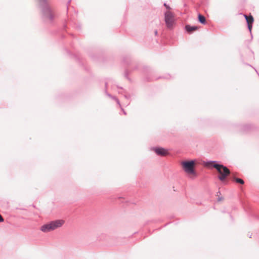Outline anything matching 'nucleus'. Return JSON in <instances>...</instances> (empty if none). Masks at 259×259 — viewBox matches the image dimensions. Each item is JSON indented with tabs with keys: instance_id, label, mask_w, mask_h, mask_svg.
<instances>
[{
	"instance_id": "9b49d317",
	"label": "nucleus",
	"mask_w": 259,
	"mask_h": 259,
	"mask_svg": "<svg viewBox=\"0 0 259 259\" xmlns=\"http://www.w3.org/2000/svg\"><path fill=\"white\" fill-rule=\"evenodd\" d=\"M4 221V219L1 215H0V222H2Z\"/></svg>"
},
{
	"instance_id": "f03ea898",
	"label": "nucleus",
	"mask_w": 259,
	"mask_h": 259,
	"mask_svg": "<svg viewBox=\"0 0 259 259\" xmlns=\"http://www.w3.org/2000/svg\"><path fill=\"white\" fill-rule=\"evenodd\" d=\"M213 167L217 169L218 172L219 173V176L218 177L220 180L221 181H224L226 179V178L230 175V170L226 166L223 165L219 164H214L213 165Z\"/></svg>"
},
{
	"instance_id": "0eeeda50",
	"label": "nucleus",
	"mask_w": 259,
	"mask_h": 259,
	"mask_svg": "<svg viewBox=\"0 0 259 259\" xmlns=\"http://www.w3.org/2000/svg\"><path fill=\"white\" fill-rule=\"evenodd\" d=\"M198 27L197 26H191L190 25L186 26V29L188 32H192L194 31L197 30Z\"/></svg>"
},
{
	"instance_id": "423d86ee",
	"label": "nucleus",
	"mask_w": 259,
	"mask_h": 259,
	"mask_svg": "<svg viewBox=\"0 0 259 259\" xmlns=\"http://www.w3.org/2000/svg\"><path fill=\"white\" fill-rule=\"evenodd\" d=\"M154 151L158 155L166 156L168 154L167 150L162 148H156Z\"/></svg>"
},
{
	"instance_id": "20e7f679",
	"label": "nucleus",
	"mask_w": 259,
	"mask_h": 259,
	"mask_svg": "<svg viewBox=\"0 0 259 259\" xmlns=\"http://www.w3.org/2000/svg\"><path fill=\"white\" fill-rule=\"evenodd\" d=\"M195 162L193 161H184L182 162V165L185 171L189 174H194Z\"/></svg>"
},
{
	"instance_id": "39448f33",
	"label": "nucleus",
	"mask_w": 259,
	"mask_h": 259,
	"mask_svg": "<svg viewBox=\"0 0 259 259\" xmlns=\"http://www.w3.org/2000/svg\"><path fill=\"white\" fill-rule=\"evenodd\" d=\"M244 17H245L247 23L248 29L249 31H251L252 29V25L254 21V19L251 15H250L249 16L244 15Z\"/></svg>"
},
{
	"instance_id": "6e6552de",
	"label": "nucleus",
	"mask_w": 259,
	"mask_h": 259,
	"mask_svg": "<svg viewBox=\"0 0 259 259\" xmlns=\"http://www.w3.org/2000/svg\"><path fill=\"white\" fill-rule=\"evenodd\" d=\"M198 20L202 24H205L206 22L205 18L200 14L198 15Z\"/></svg>"
},
{
	"instance_id": "9d476101",
	"label": "nucleus",
	"mask_w": 259,
	"mask_h": 259,
	"mask_svg": "<svg viewBox=\"0 0 259 259\" xmlns=\"http://www.w3.org/2000/svg\"><path fill=\"white\" fill-rule=\"evenodd\" d=\"M164 6L166 7L167 9H168L167 11H169L170 7L168 6H167L166 4H164Z\"/></svg>"
},
{
	"instance_id": "7ed1b4c3",
	"label": "nucleus",
	"mask_w": 259,
	"mask_h": 259,
	"mask_svg": "<svg viewBox=\"0 0 259 259\" xmlns=\"http://www.w3.org/2000/svg\"><path fill=\"white\" fill-rule=\"evenodd\" d=\"M164 20L166 27L168 29H172L175 25V15L170 11H167L164 13Z\"/></svg>"
},
{
	"instance_id": "1a4fd4ad",
	"label": "nucleus",
	"mask_w": 259,
	"mask_h": 259,
	"mask_svg": "<svg viewBox=\"0 0 259 259\" xmlns=\"http://www.w3.org/2000/svg\"><path fill=\"white\" fill-rule=\"evenodd\" d=\"M234 180L237 183H239L240 184L243 185L244 183V181L242 179L239 178H235Z\"/></svg>"
},
{
	"instance_id": "f257e3e1",
	"label": "nucleus",
	"mask_w": 259,
	"mask_h": 259,
	"mask_svg": "<svg viewBox=\"0 0 259 259\" xmlns=\"http://www.w3.org/2000/svg\"><path fill=\"white\" fill-rule=\"evenodd\" d=\"M64 224L63 220H58L52 221L48 224L43 225L41 227V230L44 232H48L61 227Z\"/></svg>"
}]
</instances>
